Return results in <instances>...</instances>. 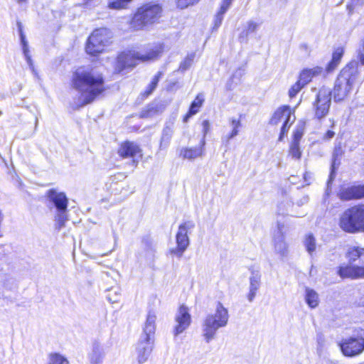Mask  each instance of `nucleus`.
<instances>
[{"label": "nucleus", "mask_w": 364, "mask_h": 364, "mask_svg": "<svg viewBox=\"0 0 364 364\" xmlns=\"http://www.w3.org/2000/svg\"><path fill=\"white\" fill-rule=\"evenodd\" d=\"M71 87L80 95L77 107L92 102L105 90L102 75L90 67H79L72 74Z\"/></svg>", "instance_id": "1"}, {"label": "nucleus", "mask_w": 364, "mask_h": 364, "mask_svg": "<svg viewBox=\"0 0 364 364\" xmlns=\"http://www.w3.org/2000/svg\"><path fill=\"white\" fill-rule=\"evenodd\" d=\"M229 314L228 309L218 301L215 312L208 314L202 324L203 336L207 343L213 340L220 328L225 327L228 323Z\"/></svg>", "instance_id": "2"}, {"label": "nucleus", "mask_w": 364, "mask_h": 364, "mask_svg": "<svg viewBox=\"0 0 364 364\" xmlns=\"http://www.w3.org/2000/svg\"><path fill=\"white\" fill-rule=\"evenodd\" d=\"M358 76L357 63L352 62L344 68L338 76L333 89L336 102L344 100L350 92Z\"/></svg>", "instance_id": "3"}, {"label": "nucleus", "mask_w": 364, "mask_h": 364, "mask_svg": "<svg viewBox=\"0 0 364 364\" xmlns=\"http://www.w3.org/2000/svg\"><path fill=\"white\" fill-rule=\"evenodd\" d=\"M161 53L162 48L160 46L152 47L145 54H141L136 51L123 52L117 58L116 69L121 72L127 68L134 67L138 60L142 62L154 60Z\"/></svg>", "instance_id": "4"}, {"label": "nucleus", "mask_w": 364, "mask_h": 364, "mask_svg": "<svg viewBox=\"0 0 364 364\" xmlns=\"http://www.w3.org/2000/svg\"><path fill=\"white\" fill-rule=\"evenodd\" d=\"M339 226L349 233L364 230V205H355L345 210L340 217Z\"/></svg>", "instance_id": "5"}, {"label": "nucleus", "mask_w": 364, "mask_h": 364, "mask_svg": "<svg viewBox=\"0 0 364 364\" xmlns=\"http://www.w3.org/2000/svg\"><path fill=\"white\" fill-rule=\"evenodd\" d=\"M162 9L159 4H146L140 7L131 21V26L141 30L144 26L156 22L161 16Z\"/></svg>", "instance_id": "6"}, {"label": "nucleus", "mask_w": 364, "mask_h": 364, "mask_svg": "<svg viewBox=\"0 0 364 364\" xmlns=\"http://www.w3.org/2000/svg\"><path fill=\"white\" fill-rule=\"evenodd\" d=\"M195 228V223L192 220H187L179 225L176 235V242L177 246L169 250V253L172 255L181 258L190 245V239L188 235Z\"/></svg>", "instance_id": "7"}, {"label": "nucleus", "mask_w": 364, "mask_h": 364, "mask_svg": "<svg viewBox=\"0 0 364 364\" xmlns=\"http://www.w3.org/2000/svg\"><path fill=\"white\" fill-rule=\"evenodd\" d=\"M111 38V32L107 28L94 31L87 40L86 52L92 55L102 53L109 44Z\"/></svg>", "instance_id": "8"}, {"label": "nucleus", "mask_w": 364, "mask_h": 364, "mask_svg": "<svg viewBox=\"0 0 364 364\" xmlns=\"http://www.w3.org/2000/svg\"><path fill=\"white\" fill-rule=\"evenodd\" d=\"M331 90L326 87L318 90L314 103L316 118L321 119L328 114L331 103Z\"/></svg>", "instance_id": "9"}, {"label": "nucleus", "mask_w": 364, "mask_h": 364, "mask_svg": "<svg viewBox=\"0 0 364 364\" xmlns=\"http://www.w3.org/2000/svg\"><path fill=\"white\" fill-rule=\"evenodd\" d=\"M341 349L344 355L354 357L364 350V339L363 338H348L342 341Z\"/></svg>", "instance_id": "10"}, {"label": "nucleus", "mask_w": 364, "mask_h": 364, "mask_svg": "<svg viewBox=\"0 0 364 364\" xmlns=\"http://www.w3.org/2000/svg\"><path fill=\"white\" fill-rule=\"evenodd\" d=\"M175 321L176 325L173 328V335L177 336L186 331L191 323V316L186 306L182 305L179 307L175 316Z\"/></svg>", "instance_id": "11"}, {"label": "nucleus", "mask_w": 364, "mask_h": 364, "mask_svg": "<svg viewBox=\"0 0 364 364\" xmlns=\"http://www.w3.org/2000/svg\"><path fill=\"white\" fill-rule=\"evenodd\" d=\"M284 230V225L278 223L277 230L274 233L273 239L274 252L282 259L286 257L289 252L288 245L285 240Z\"/></svg>", "instance_id": "12"}, {"label": "nucleus", "mask_w": 364, "mask_h": 364, "mask_svg": "<svg viewBox=\"0 0 364 364\" xmlns=\"http://www.w3.org/2000/svg\"><path fill=\"white\" fill-rule=\"evenodd\" d=\"M118 154L123 158H132L134 166L137 165L142 156L139 146L130 141L122 143L118 149Z\"/></svg>", "instance_id": "13"}, {"label": "nucleus", "mask_w": 364, "mask_h": 364, "mask_svg": "<svg viewBox=\"0 0 364 364\" xmlns=\"http://www.w3.org/2000/svg\"><path fill=\"white\" fill-rule=\"evenodd\" d=\"M154 348V338L149 336H141L137 344V361L139 364L147 361Z\"/></svg>", "instance_id": "14"}, {"label": "nucleus", "mask_w": 364, "mask_h": 364, "mask_svg": "<svg viewBox=\"0 0 364 364\" xmlns=\"http://www.w3.org/2000/svg\"><path fill=\"white\" fill-rule=\"evenodd\" d=\"M251 274L249 278L250 287L249 293L247 296V299L250 302L253 301L255 299L257 292L259 290L261 285V274L259 270L255 268L250 269Z\"/></svg>", "instance_id": "15"}, {"label": "nucleus", "mask_w": 364, "mask_h": 364, "mask_svg": "<svg viewBox=\"0 0 364 364\" xmlns=\"http://www.w3.org/2000/svg\"><path fill=\"white\" fill-rule=\"evenodd\" d=\"M49 200L55 205L58 210H67L68 200L63 192H58L55 189H50L47 192Z\"/></svg>", "instance_id": "16"}, {"label": "nucleus", "mask_w": 364, "mask_h": 364, "mask_svg": "<svg viewBox=\"0 0 364 364\" xmlns=\"http://www.w3.org/2000/svg\"><path fill=\"white\" fill-rule=\"evenodd\" d=\"M363 197H364V185L351 186L341 192V199L346 200Z\"/></svg>", "instance_id": "17"}, {"label": "nucleus", "mask_w": 364, "mask_h": 364, "mask_svg": "<svg viewBox=\"0 0 364 364\" xmlns=\"http://www.w3.org/2000/svg\"><path fill=\"white\" fill-rule=\"evenodd\" d=\"M291 111L289 107H283L278 109L272 116L270 120L272 124H277L279 122L291 121Z\"/></svg>", "instance_id": "18"}, {"label": "nucleus", "mask_w": 364, "mask_h": 364, "mask_svg": "<svg viewBox=\"0 0 364 364\" xmlns=\"http://www.w3.org/2000/svg\"><path fill=\"white\" fill-rule=\"evenodd\" d=\"M156 316L153 312H149L145 325L144 327L143 334L141 336H149V338H154V333L156 329Z\"/></svg>", "instance_id": "19"}, {"label": "nucleus", "mask_w": 364, "mask_h": 364, "mask_svg": "<svg viewBox=\"0 0 364 364\" xmlns=\"http://www.w3.org/2000/svg\"><path fill=\"white\" fill-rule=\"evenodd\" d=\"M322 70L323 69L320 67L304 70L301 73L298 81L301 83V85L302 84L304 86H305L311 80L314 76L321 74Z\"/></svg>", "instance_id": "20"}, {"label": "nucleus", "mask_w": 364, "mask_h": 364, "mask_svg": "<svg viewBox=\"0 0 364 364\" xmlns=\"http://www.w3.org/2000/svg\"><path fill=\"white\" fill-rule=\"evenodd\" d=\"M343 154V150L341 146V144L338 143L335 146L333 153V163L331 165V171L329 176V179L328 181V185L333 180L335 177V168L336 166H338L339 162L336 164V161L339 157H341Z\"/></svg>", "instance_id": "21"}, {"label": "nucleus", "mask_w": 364, "mask_h": 364, "mask_svg": "<svg viewBox=\"0 0 364 364\" xmlns=\"http://www.w3.org/2000/svg\"><path fill=\"white\" fill-rule=\"evenodd\" d=\"M305 301L310 308L314 309L318 306L319 303L318 294L314 289L306 287L305 290Z\"/></svg>", "instance_id": "22"}, {"label": "nucleus", "mask_w": 364, "mask_h": 364, "mask_svg": "<svg viewBox=\"0 0 364 364\" xmlns=\"http://www.w3.org/2000/svg\"><path fill=\"white\" fill-rule=\"evenodd\" d=\"M103 356L104 352L101 346L97 343H94L90 355L91 363L92 364H100L102 362Z\"/></svg>", "instance_id": "23"}, {"label": "nucleus", "mask_w": 364, "mask_h": 364, "mask_svg": "<svg viewBox=\"0 0 364 364\" xmlns=\"http://www.w3.org/2000/svg\"><path fill=\"white\" fill-rule=\"evenodd\" d=\"M203 146L202 144L200 147L195 148H185L181 150V155L183 159H194L197 157L202 156L203 154Z\"/></svg>", "instance_id": "24"}, {"label": "nucleus", "mask_w": 364, "mask_h": 364, "mask_svg": "<svg viewBox=\"0 0 364 364\" xmlns=\"http://www.w3.org/2000/svg\"><path fill=\"white\" fill-rule=\"evenodd\" d=\"M67 212L68 209L57 211L55 215V229L60 230L61 228L65 227V223L68 220Z\"/></svg>", "instance_id": "25"}, {"label": "nucleus", "mask_w": 364, "mask_h": 364, "mask_svg": "<svg viewBox=\"0 0 364 364\" xmlns=\"http://www.w3.org/2000/svg\"><path fill=\"white\" fill-rule=\"evenodd\" d=\"M355 266L347 265L341 267L338 271V275L341 278H350L355 279Z\"/></svg>", "instance_id": "26"}, {"label": "nucleus", "mask_w": 364, "mask_h": 364, "mask_svg": "<svg viewBox=\"0 0 364 364\" xmlns=\"http://www.w3.org/2000/svg\"><path fill=\"white\" fill-rule=\"evenodd\" d=\"M173 133V123L167 124L162 132V136L161 139V146H162L163 145H168L172 137Z\"/></svg>", "instance_id": "27"}, {"label": "nucleus", "mask_w": 364, "mask_h": 364, "mask_svg": "<svg viewBox=\"0 0 364 364\" xmlns=\"http://www.w3.org/2000/svg\"><path fill=\"white\" fill-rule=\"evenodd\" d=\"M363 255H364V248L359 247H350L346 255L350 262H355Z\"/></svg>", "instance_id": "28"}, {"label": "nucleus", "mask_w": 364, "mask_h": 364, "mask_svg": "<svg viewBox=\"0 0 364 364\" xmlns=\"http://www.w3.org/2000/svg\"><path fill=\"white\" fill-rule=\"evenodd\" d=\"M133 0H108L107 7L110 9L120 10L126 9Z\"/></svg>", "instance_id": "29"}, {"label": "nucleus", "mask_w": 364, "mask_h": 364, "mask_svg": "<svg viewBox=\"0 0 364 364\" xmlns=\"http://www.w3.org/2000/svg\"><path fill=\"white\" fill-rule=\"evenodd\" d=\"M343 56V49L341 48H337L333 53L332 60L328 63L327 67L328 71H331L338 65Z\"/></svg>", "instance_id": "30"}, {"label": "nucleus", "mask_w": 364, "mask_h": 364, "mask_svg": "<svg viewBox=\"0 0 364 364\" xmlns=\"http://www.w3.org/2000/svg\"><path fill=\"white\" fill-rule=\"evenodd\" d=\"M304 245L309 255H312L316 248V239L312 234L306 235Z\"/></svg>", "instance_id": "31"}, {"label": "nucleus", "mask_w": 364, "mask_h": 364, "mask_svg": "<svg viewBox=\"0 0 364 364\" xmlns=\"http://www.w3.org/2000/svg\"><path fill=\"white\" fill-rule=\"evenodd\" d=\"M293 203L288 198H285L282 200L277 207V213L279 215H287L291 210V208L293 207Z\"/></svg>", "instance_id": "32"}, {"label": "nucleus", "mask_w": 364, "mask_h": 364, "mask_svg": "<svg viewBox=\"0 0 364 364\" xmlns=\"http://www.w3.org/2000/svg\"><path fill=\"white\" fill-rule=\"evenodd\" d=\"M68 360L57 353H52L48 355V361L47 364H69Z\"/></svg>", "instance_id": "33"}, {"label": "nucleus", "mask_w": 364, "mask_h": 364, "mask_svg": "<svg viewBox=\"0 0 364 364\" xmlns=\"http://www.w3.org/2000/svg\"><path fill=\"white\" fill-rule=\"evenodd\" d=\"M230 122L232 127V130L229 135L225 136L227 142H228L231 139L234 138L238 134V129L241 127V122L240 119L232 118L230 119Z\"/></svg>", "instance_id": "34"}, {"label": "nucleus", "mask_w": 364, "mask_h": 364, "mask_svg": "<svg viewBox=\"0 0 364 364\" xmlns=\"http://www.w3.org/2000/svg\"><path fill=\"white\" fill-rule=\"evenodd\" d=\"M299 142L291 141L289 150V154L291 156L293 159H299L301 156V151L300 150Z\"/></svg>", "instance_id": "35"}, {"label": "nucleus", "mask_w": 364, "mask_h": 364, "mask_svg": "<svg viewBox=\"0 0 364 364\" xmlns=\"http://www.w3.org/2000/svg\"><path fill=\"white\" fill-rule=\"evenodd\" d=\"M161 76V72H158V73L156 75H154V77L152 78L151 83L148 85L146 90L144 92V95L146 96H149V95H151L153 92V91L156 89Z\"/></svg>", "instance_id": "36"}, {"label": "nucleus", "mask_w": 364, "mask_h": 364, "mask_svg": "<svg viewBox=\"0 0 364 364\" xmlns=\"http://www.w3.org/2000/svg\"><path fill=\"white\" fill-rule=\"evenodd\" d=\"M305 124L304 122H300L296 127L294 132L292 141L300 143V141L304 135Z\"/></svg>", "instance_id": "37"}, {"label": "nucleus", "mask_w": 364, "mask_h": 364, "mask_svg": "<svg viewBox=\"0 0 364 364\" xmlns=\"http://www.w3.org/2000/svg\"><path fill=\"white\" fill-rule=\"evenodd\" d=\"M204 101L203 95H198L194 101L191 103L189 110L195 114L198 112Z\"/></svg>", "instance_id": "38"}, {"label": "nucleus", "mask_w": 364, "mask_h": 364, "mask_svg": "<svg viewBox=\"0 0 364 364\" xmlns=\"http://www.w3.org/2000/svg\"><path fill=\"white\" fill-rule=\"evenodd\" d=\"M195 54L191 53L188 55V56L182 61L179 66V70L181 72L186 71L188 70L191 65H192V63L194 60Z\"/></svg>", "instance_id": "39"}, {"label": "nucleus", "mask_w": 364, "mask_h": 364, "mask_svg": "<svg viewBox=\"0 0 364 364\" xmlns=\"http://www.w3.org/2000/svg\"><path fill=\"white\" fill-rule=\"evenodd\" d=\"M295 117L293 115L292 119L291 118V121H285L284 122L282 127L281 128V132L279 137V141H282L283 137L286 133H287L290 125L294 122Z\"/></svg>", "instance_id": "40"}, {"label": "nucleus", "mask_w": 364, "mask_h": 364, "mask_svg": "<svg viewBox=\"0 0 364 364\" xmlns=\"http://www.w3.org/2000/svg\"><path fill=\"white\" fill-rule=\"evenodd\" d=\"M304 86L297 81L293 85L289 90V96L292 98L296 95V94L304 87Z\"/></svg>", "instance_id": "41"}, {"label": "nucleus", "mask_w": 364, "mask_h": 364, "mask_svg": "<svg viewBox=\"0 0 364 364\" xmlns=\"http://www.w3.org/2000/svg\"><path fill=\"white\" fill-rule=\"evenodd\" d=\"M178 7L181 9H185L190 5H193L198 2L199 0H176Z\"/></svg>", "instance_id": "42"}, {"label": "nucleus", "mask_w": 364, "mask_h": 364, "mask_svg": "<svg viewBox=\"0 0 364 364\" xmlns=\"http://www.w3.org/2000/svg\"><path fill=\"white\" fill-rule=\"evenodd\" d=\"M107 298L109 302L112 304L117 303L119 301V294L117 292V291L113 292L112 290H110L109 293L107 296Z\"/></svg>", "instance_id": "43"}, {"label": "nucleus", "mask_w": 364, "mask_h": 364, "mask_svg": "<svg viewBox=\"0 0 364 364\" xmlns=\"http://www.w3.org/2000/svg\"><path fill=\"white\" fill-rule=\"evenodd\" d=\"M258 27V24L252 21H250L247 23V31L245 36H247L249 33H254L256 31Z\"/></svg>", "instance_id": "44"}, {"label": "nucleus", "mask_w": 364, "mask_h": 364, "mask_svg": "<svg viewBox=\"0 0 364 364\" xmlns=\"http://www.w3.org/2000/svg\"><path fill=\"white\" fill-rule=\"evenodd\" d=\"M203 125V138L202 139V146L205 144V136L209 131L210 129V123L208 120H204L202 123Z\"/></svg>", "instance_id": "45"}, {"label": "nucleus", "mask_w": 364, "mask_h": 364, "mask_svg": "<svg viewBox=\"0 0 364 364\" xmlns=\"http://www.w3.org/2000/svg\"><path fill=\"white\" fill-rule=\"evenodd\" d=\"M232 1L233 0H223L219 11H221V13H225L232 4Z\"/></svg>", "instance_id": "46"}, {"label": "nucleus", "mask_w": 364, "mask_h": 364, "mask_svg": "<svg viewBox=\"0 0 364 364\" xmlns=\"http://www.w3.org/2000/svg\"><path fill=\"white\" fill-rule=\"evenodd\" d=\"M224 14L225 13H221L220 11L218 12L214 21L215 27L218 28L220 26L223 19Z\"/></svg>", "instance_id": "47"}, {"label": "nucleus", "mask_w": 364, "mask_h": 364, "mask_svg": "<svg viewBox=\"0 0 364 364\" xmlns=\"http://www.w3.org/2000/svg\"><path fill=\"white\" fill-rule=\"evenodd\" d=\"M355 279H364V267L355 266Z\"/></svg>", "instance_id": "48"}, {"label": "nucleus", "mask_w": 364, "mask_h": 364, "mask_svg": "<svg viewBox=\"0 0 364 364\" xmlns=\"http://www.w3.org/2000/svg\"><path fill=\"white\" fill-rule=\"evenodd\" d=\"M18 30H19V34H20L21 45L28 44V42H27V41L26 39V36L23 34V30H22L21 23L18 22Z\"/></svg>", "instance_id": "49"}, {"label": "nucleus", "mask_w": 364, "mask_h": 364, "mask_svg": "<svg viewBox=\"0 0 364 364\" xmlns=\"http://www.w3.org/2000/svg\"><path fill=\"white\" fill-rule=\"evenodd\" d=\"M309 201V197L307 196H303L300 199L296 201V205L298 206H301L304 204H306Z\"/></svg>", "instance_id": "50"}, {"label": "nucleus", "mask_w": 364, "mask_h": 364, "mask_svg": "<svg viewBox=\"0 0 364 364\" xmlns=\"http://www.w3.org/2000/svg\"><path fill=\"white\" fill-rule=\"evenodd\" d=\"M25 58H26V60L28 65V66L30 67V68L34 71V65H33V60L31 59V57L30 55V54H26L24 55Z\"/></svg>", "instance_id": "51"}, {"label": "nucleus", "mask_w": 364, "mask_h": 364, "mask_svg": "<svg viewBox=\"0 0 364 364\" xmlns=\"http://www.w3.org/2000/svg\"><path fill=\"white\" fill-rule=\"evenodd\" d=\"M335 135V132L331 131V130H328L326 132V133L324 134L323 136V139L325 140H330L331 139H332Z\"/></svg>", "instance_id": "52"}, {"label": "nucleus", "mask_w": 364, "mask_h": 364, "mask_svg": "<svg viewBox=\"0 0 364 364\" xmlns=\"http://www.w3.org/2000/svg\"><path fill=\"white\" fill-rule=\"evenodd\" d=\"M358 58L362 65H364V46L362 50L358 53Z\"/></svg>", "instance_id": "53"}, {"label": "nucleus", "mask_w": 364, "mask_h": 364, "mask_svg": "<svg viewBox=\"0 0 364 364\" xmlns=\"http://www.w3.org/2000/svg\"><path fill=\"white\" fill-rule=\"evenodd\" d=\"M22 49L24 55L26 54H30L28 44L22 45Z\"/></svg>", "instance_id": "54"}, {"label": "nucleus", "mask_w": 364, "mask_h": 364, "mask_svg": "<svg viewBox=\"0 0 364 364\" xmlns=\"http://www.w3.org/2000/svg\"><path fill=\"white\" fill-rule=\"evenodd\" d=\"M151 117V110L144 111L141 114V117Z\"/></svg>", "instance_id": "55"}, {"label": "nucleus", "mask_w": 364, "mask_h": 364, "mask_svg": "<svg viewBox=\"0 0 364 364\" xmlns=\"http://www.w3.org/2000/svg\"><path fill=\"white\" fill-rule=\"evenodd\" d=\"M194 114H195L194 113H191V112L189 110L188 112L184 117L183 122H188V119Z\"/></svg>", "instance_id": "56"}, {"label": "nucleus", "mask_w": 364, "mask_h": 364, "mask_svg": "<svg viewBox=\"0 0 364 364\" xmlns=\"http://www.w3.org/2000/svg\"><path fill=\"white\" fill-rule=\"evenodd\" d=\"M5 256V251L2 245H0V259Z\"/></svg>", "instance_id": "57"}, {"label": "nucleus", "mask_w": 364, "mask_h": 364, "mask_svg": "<svg viewBox=\"0 0 364 364\" xmlns=\"http://www.w3.org/2000/svg\"><path fill=\"white\" fill-rule=\"evenodd\" d=\"M18 3L25 2L26 0H16Z\"/></svg>", "instance_id": "58"}, {"label": "nucleus", "mask_w": 364, "mask_h": 364, "mask_svg": "<svg viewBox=\"0 0 364 364\" xmlns=\"http://www.w3.org/2000/svg\"><path fill=\"white\" fill-rule=\"evenodd\" d=\"M1 114V112H0V115Z\"/></svg>", "instance_id": "59"}]
</instances>
